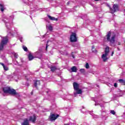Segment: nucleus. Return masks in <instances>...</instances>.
I'll use <instances>...</instances> for the list:
<instances>
[{"instance_id":"f257e3e1","label":"nucleus","mask_w":125,"mask_h":125,"mask_svg":"<svg viewBox=\"0 0 125 125\" xmlns=\"http://www.w3.org/2000/svg\"><path fill=\"white\" fill-rule=\"evenodd\" d=\"M115 38H116V36L113 35L111 39V32H108L106 36L104 38L103 41L104 42H109L111 44H112L115 42Z\"/></svg>"},{"instance_id":"f03ea898","label":"nucleus","mask_w":125,"mask_h":125,"mask_svg":"<svg viewBox=\"0 0 125 125\" xmlns=\"http://www.w3.org/2000/svg\"><path fill=\"white\" fill-rule=\"evenodd\" d=\"M13 18H14V16H11L10 17L9 21L8 20H6H6H5V19L3 20L5 25L7 27V28L8 29V33L11 34L12 35H13L12 34V32H13V30H12L11 31V29H10V27H9V26H10V23H9V22H11V23H12V21H13Z\"/></svg>"},{"instance_id":"7ed1b4c3","label":"nucleus","mask_w":125,"mask_h":125,"mask_svg":"<svg viewBox=\"0 0 125 125\" xmlns=\"http://www.w3.org/2000/svg\"><path fill=\"white\" fill-rule=\"evenodd\" d=\"M4 93H9L12 95L17 94L16 91L14 89L11 88L10 87H5L3 88Z\"/></svg>"},{"instance_id":"20e7f679","label":"nucleus","mask_w":125,"mask_h":125,"mask_svg":"<svg viewBox=\"0 0 125 125\" xmlns=\"http://www.w3.org/2000/svg\"><path fill=\"white\" fill-rule=\"evenodd\" d=\"M73 87L75 91L74 94L77 96V94H82L83 91L79 89V84L76 82L73 83Z\"/></svg>"},{"instance_id":"39448f33","label":"nucleus","mask_w":125,"mask_h":125,"mask_svg":"<svg viewBox=\"0 0 125 125\" xmlns=\"http://www.w3.org/2000/svg\"><path fill=\"white\" fill-rule=\"evenodd\" d=\"M8 42V38L7 37H3L2 39L1 43L0 44V50L3 49V47Z\"/></svg>"},{"instance_id":"423d86ee","label":"nucleus","mask_w":125,"mask_h":125,"mask_svg":"<svg viewBox=\"0 0 125 125\" xmlns=\"http://www.w3.org/2000/svg\"><path fill=\"white\" fill-rule=\"evenodd\" d=\"M107 6L109 7V9L111 13H114V12H116V11H118V10H119V5L117 4L113 5V10L112 9V8L110 7V6L109 5H107Z\"/></svg>"},{"instance_id":"0eeeda50","label":"nucleus","mask_w":125,"mask_h":125,"mask_svg":"<svg viewBox=\"0 0 125 125\" xmlns=\"http://www.w3.org/2000/svg\"><path fill=\"white\" fill-rule=\"evenodd\" d=\"M70 40L71 42H77V34H76V33H72L70 35Z\"/></svg>"},{"instance_id":"6e6552de","label":"nucleus","mask_w":125,"mask_h":125,"mask_svg":"<svg viewBox=\"0 0 125 125\" xmlns=\"http://www.w3.org/2000/svg\"><path fill=\"white\" fill-rule=\"evenodd\" d=\"M107 56H108V55L106 54H104L102 56V59H103L104 62H106L108 60V57Z\"/></svg>"},{"instance_id":"1a4fd4ad","label":"nucleus","mask_w":125,"mask_h":125,"mask_svg":"<svg viewBox=\"0 0 125 125\" xmlns=\"http://www.w3.org/2000/svg\"><path fill=\"white\" fill-rule=\"evenodd\" d=\"M59 116V115L56 116L55 114H52L50 116V121H55V120L57 119Z\"/></svg>"},{"instance_id":"9d476101","label":"nucleus","mask_w":125,"mask_h":125,"mask_svg":"<svg viewBox=\"0 0 125 125\" xmlns=\"http://www.w3.org/2000/svg\"><path fill=\"white\" fill-rule=\"evenodd\" d=\"M29 121L32 122V123H35V122H36V115H34L33 116H30Z\"/></svg>"},{"instance_id":"9b49d317","label":"nucleus","mask_w":125,"mask_h":125,"mask_svg":"<svg viewBox=\"0 0 125 125\" xmlns=\"http://www.w3.org/2000/svg\"><path fill=\"white\" fill-rule=\"evenodd\" d=\"M48 18L50 19V20H52V21H57L58 20V19L55 18V17H51L49 15L48 16Z\"/></svg>"},{"instance_id":"f8f14e48","label":"nucleus","mask_w":125,"mask_h":125,"mask_svg":"<svg viewBox=\"0 0 125 125\" xmlns=\"http://www.w3.org/2000/svg\"><path fill=\"white\" fill-rule=\"evenodd\" d=\"M104 54H106L108 55V54H109V52H110V48H109V47H106L105 49V51H104Z\"/></svg>"},{"instance_id":"ddd939ff","label":"nucleus","mask_w":125,"mask_h":125,"mask_svg":"<svg viewBox=\"0 0 125 125\" xmlns=\"http://www.w3.org/2000/svg\"><path fill=\"white\" fill-rule=\"evenodd\" d=\"M0 9L2 12L4 11L5 8L4 7V5L3 4H0Z\"/></svg>"},{"instance_id":"4468645a","label":"nucleus","mask_w":125,"mask_h":125,"mask_svg":"<svg viewBox=\"0 0 125 125\" xmlns=\"http://www.w3.org/2000/svg\"><path fill=\"white\" fill-rule=\"evenodd\" d=\"M21 125H29V120L25 119L23 123L21 124Z\"/></svg>"},{"instance_id":"2eb2a0df","label":"nucleus","mask_w":125,"mask_h":125,"mask_svg":"<svg viewBox=\"0 0 125 125\" xmlns=\"http://www.w3.org/2000/svg\"><path fill=\"white\" fill-rule=\"evenodd\" d=\"M28 59L29 61H31L34 59V57L33 56V55H32V54H29L28 55Z\"/></svg>"},{"instance_id":"dca6fc26","label":"nucleus","mask_w":125,"mask_h":125,"mask_svg":"<svg viewBox=\"0 0 125 125\" xmlns=\"http://www.w3.org/2000/svg\"><path fill=\"white\" fill-rule=\"evenodd\" d=\"M40 81H36L34 83V86L37 87L38 85H40Z\"/></svg>"},{"instance_id":"f3484780","label":"nucleus","mask_w":125,"mask_h":125,"mask_svg":"<svg viewBox=\"0 0 125 125\" xmlns=\"http://www.w3.org/2000/svg\"><path fill=\"white\" fill-rule=\"evenodd\" d=\"M119 83H122V84L125 85V80L120 79L119 80Z\"/></svg>"},{"instance_id":"a211bd4d","label":"nucleus","mask_w":125,"mask_h":125,"mask_svg":"<svg viewBox=\"0 0 125 125\" xmlns=\"http://www.w3.org/2000/svg\"><path fill=\"white\" fill-rule=\"evenodd\" d=\"M46 28L48 29L49 31H52V26L51 25H47Z\"/></svg>"},{"instance_id":"6ab92c4d","label":"nucleus","mask_w":125,"mask_h":125,"mask_svg":"<svg viewBox=\"0 0 125 125\" xmlns=\"http://www.w3.org/2000/svg\"><path fill=\"white\" fill-rule=\"evenodd\" d=\"M71 71H72L73 72H77V67L76 66H73L71 68Z\"/></svg>"},{"instance_id":"aec40b11","label":"nucleus","mask_w":125,"mask_h":125,"mask_svg":"<svg viewBox=\"0 0 125 125\" xmlns=\"http://www.w3.org/2000/svg\"><path fill=\"white\" fill-rule=\"evenodd\" d=\"M124 94H125V93L124 92V91H121V92H120V93L119 94L117 95V96H118V97H121L123 96V95H124Z\"/></svg>"},{"instance_id":"412c9836","label":"nucleus","mask_w":125,"mask_h":125,"mask_svg":"<svg viewBox=\"0 0 125 125\" xmlns=\"http://www.w3.org/2000/svg\"><path fill=\"white\" fill-rule=\"evenodd\" d=\"M55 70H56V67L53 66V67H51V71L52 72H54V71H55Z\"/></svg>"},{"instance_id":"4be33fe9","label":"nucleus","mask_w":125,"mask_h":125,"mask_svg":"<svg viewBox=\"0 0 125 125\" xmlns=\"http://www.w3.org/2000/svg\"><path fill=\"white\" fill-rule=\"evenodd\" d=\"M92 51L93 52H94V53H96V50L95 49V48H94V46H93L92 47Z\"/></svg>"},{"instance_id":"5701e85b","label":"nucleus","mask_w":125,"mask_h":125,"mask_svg":"<svg viewBox=\"0 0 125 125\" xmlns=\"http://www.w3.org/2000/svg\"><path fill=\"white\" fill-rule=\"evenodd\" d=\"M22 48H23V50H24V51H28V48H27V47H26L25 46H23Z\"/></svg>"},{"instance_id":"b1692460","label":"nucleus","mask_w":125,"mask_h":125,"mask_svg":"<svg viewBox=\"0 0 125 125\" xmlns=\"http://www.w3.org/2000/svg\"><path fill=\"white\" fill-rule=\"evenodd\" d=\"M48 42H51V41H48L46 46V50H47V47L48 46Z\"/></svg>"},{"instance_id":"393cba45","label":"nucleus","mask_w":125,"mask_h":125,"mask_svg":"<svg viewBox=\"0 0 125 125\" xmlns=\"http://www.w3.org/2000/svg\"><path fill=\"white\" fill-rule=\"evenodd\" d=\"M4 70H5V71H8V67H7V66H4V67H3Z\"/></svg>"},{"instance_id":"a878e982","label":"nucleus","mask_w":125,"mask_h":125,"mask_svg":"<svg viewBox=\"0 0 125 125\" xmlns=\"http://www.w3.org/2000/svg\"><path fill=\"white\" fill-rule=\"evenodd\" d=\"M85 68H86V69H88V68H89V65L88 64V63H87V62L86 63Z\"/></svg>"},{"instance_id":"bb28decb","label":"nucleus","mask_w":125,"mask_h":125,"mask_svg":"<svg viewBox=\"0 0 125 125\" xmlns=\"http://www.w3.org/2000/svg\"><path fill=\"white\" fill-rule=\"evenodd\" d=\"M110 113L112 115H115V114H116V112H115V110H111Z\"/></svg>"},{"instance_id":"cd10ccee","label":"nucleus","mask_w":125,"mask_h":125,"mask_svg":"<svg viewBox=\"0 0 125 125\" xmlns=\"http://www.w3.org/2000/svg\"><path fill=\"white\" fill-rule=\"evenodd\" d=\"M13 54L14 55L16 58H17V57H18V54H17L16 53L14 52Z\"/></svg>"},{"instance_id":"c85d7f7f","label":"nucleus","mask_w":125,"mask_h":125,"mask_svg":"<svg viewBox=\"0 0 125 125\" xmlns=\"http://www.w3.org/2000/svg\"><path fill=\"white\" fill-rule=\"evenodd\" d=\"M22 39H23V38H22V37H21V36L20 37V42H23V41L22 40Z\"/></svg>"},{"instance_id":"c756f323","label":"nucleus","mask_w":125,"mask_h":125,"mask_svg":"<svg viewBox=\"0 0 125 125\" xmlns=\"http://www.w3.org/2000/svg\"><path fill=\"white\" fill-rule=\"evenodd\" d=\"M38 55H40V57H38V58H41V57H42V54H41L40 53H39L38 54Z\"/></svg>"},{"instance_id":"7c9ffc66","label":"nucleus","mask_w":125,"mask_h":125,"mask_svg":"<svg viewBox=\"0 0 125 125\" xmlns=\"http://www.w3.org/2000/svg\"><path fill=\"white\" fill-rule=\"evenodd\" d=\"M117 86H118V84L117 83H114V87H117Z\"/></svg>"},{"instance_id":"2f4dec72","label":"nucleus","mask_w":125,"mask_h":125,"mask_svg":"<svg viewBox=\"0 0 125 125\" xmlns=\"http://www.w3.org/2000/svg\"><path fill=\"white\" fill-rule=\"evenodd\" d=\"M95 106H97V105H100V104L97 103V102L95 103Z\"/></svg>"},{"instance_id":"473e14b6","label":"nucleus","mask_w":125,"mask_h":125,"mask_svg":"<svg viewBox=\"0 0 125 125\" xmlns=\"http://www.w3.org/2000/svg\"><path fill=\"white\" fill-rule=\"evenodd\" d=\"M93 118H98V116H97V115H94V117H93Z\"/></svg>"},{"instance_id":"72a5a7b5","label":"nucleus","mask_w":125,"mask_h":125,"mask_svg":"<svg viewBox=\"0 0 125 125\" xmlns=\"http://www.w3.org/2000/svg\"><path fill=\"white\" fill-rule=\"evenodd\" d=\"M0 65H2V66L3 67H4V66H5V65H4V64H3V63H0Z\"/></svg>"},{"instance_id":"f704fd0d","label":"nucleus","mask_w":125,"mask_h":125,"mask_svg":"<svg viewBox=\"0 0 125 125\" xmlns=\"http://www.w3.org/2000/svg\"><path fill=\"white\" fill-rule=\"evenodd\" d=\"M83 71H84V69H80V72H82Z\"/></svg>"},{"instance_id":"c9c22d12","label":"nucleus","mask_w":125,"mask_h":125,"mask_svg":"<svg viewBox=\"0 0 125 125\" xmlns=\"http://www.w3.org/2000/svg\"><path fill=\"white\" fill-rule=\"evenodd\" d=\"M62 54H63L64 55H67V53H62Z\"/></svg>"},{"instance_id":"e433bc0d","label":"nucleus","mask_w":125,"mask_h":125,"mask_svg":"<svg viewBox=\"0 0 125 125\" xmlns=\"http://www.w3.org/2000/svg\"><path fill=\"white\" fill-rule=\"evenodd\" d=\"M113 55H114V52H112V53L111 54V56H113Z\"/></svg>"},{"instance_id":"4c0bfd02","label":"nucleus","mask_w":125,"mask_h":125,"mask_svg":"<svg viewBox=\"0 0 125 125\" xmlns=\"http://www.w3.org/2000/svg\"><path fill=\"white\" fill-rule=\"evenodd\" d=\"M24 2H25V3H27V2H28V0H26V1H24Z\"/></svg>"},{"instance_id":"58836bf2","label":"nucleus","mask_w":125,"mask_h":125,"mask_svg":"<svg viewBox=\"0 0 125 125\" xmlns=\"http://www.w3.org/2000/svg\"><path fill=\"white\" fill-rule=\"evenodd\" d=\"M69 4H70V1H68V2H67V4L69 5Z\"/></svg>"},{"instance_id":"ea45409f","label":"nucleus","mask_w":125,"mask_h":125,"mask_svg":"<svg viewBox=\"0 0 125 125\" xmlns=\"http://www.w3.org/2000/svg\"><path fill=\"white\" fill-rule=\"evenodd\" d=\"M95 1H98V0H94Z\"/></svg>"},{"instance_id":"a19ab883","label":"nucleus","mask_w":125,"mask_h":125,"mask_svg":"<svg viewBox=\"0 0 125 125\" xmlns=\"http://www.w3.org/2000/svg\"><path fill=\"white\" fill-rule=\"evenodd\" d=\"M101 107L102 109V108H104V107L102 106V105H101Z\"/></svg>"},{"instance_id":"79ce46f5","label":"nucleus","mask_w":125,"mask_h":125,"mask_svg":"<svg viewBox=\"0 0 125 125\" xmlns=\"http://www.w3.org/2000/svg\"><path fill=\"white\" fill-rule=\"evenodd\" d=\"M73 58H75V57L74 56H72Z\"/></svg>"},{"instance_id":"37998d69","label":"nucleus","mask_w":125,"mask_h":125,"mask_svg":"<svg viewBox=\"0 0 125 125\" xmlns=\"http://www.w3.org/2000/svg\"><path fill=\"white\" fill-rule=\"evenodd\" d=\"M83 109H84V106H83Z\"/></svg>"},{"instance_id":"c03bdc74","label":"nucleus","mask_w":125,"mask_h":125,"mask_svg":"<svg viewBox=\"0 0 125 125\" xmlns=\"http://www.w3.org/2000/svg\"><path fill=\"white\" fill-rule=\"evenodd\" d=\"M91 113H92V112H89V113H90V114H91Z\"/></svg>"},{"instance_id":"a18cd8bd","label":"nucleus","mask_w":125,"mask_h":125,"mask_svg":"<svg viewBox=\"0 0 125 125\" xmlns=\"http://www.w3.org/2000/svg\"><path fill=\"white\" fill-rule=\"evenodd\" d=\"M69 125V124H66V125Z\"/></svg>"}]
</instances>
